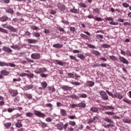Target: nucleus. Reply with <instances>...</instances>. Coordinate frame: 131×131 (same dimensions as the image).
<instances>
[{"label":"nucleus","instance_id":"nucleus-1","mask_svg":"<svg viewBox=\"0 0 131 131\" xmlns=\"http://www.w3.org/2000/svg\"><path fill=\"white\" fill-rule=\"evenodd\" d=\"M34 115H36V116H37L38 117H41L42 118L47 117L46 114L35 110L33 111V113L28 112L26 114V116H27V117H29L30 118L33 117Z\"/></svg>","mask_w":131,"mask_h":131},{"label":"nucleus","instance_id":"nucleus-2","mask_svg":"<svg viewBox=\"0 0 131 131\" xmlns=\"http://www.w3.org/2000/svg\"><path fill=\"white\" fill-rule=\"evenodd\" d=\"M103 120H104V121L108 122V123H110L107 125H104V127H105V128H109V127H110L111 126H113V124H111L114 123L113 121H112L111 119H109L108 117L103 118Z\"/></svg>","mask_w":131,"mask_h":131},{"label":"nucleus","instance_id":"nucleus-3","mask_svg":"<svg viewBox=\"0 0 131 131\" xmlns=\"http://www.w3.org/2000/svg\"><path fill=\"white\" fill-rule=\"evenodd\" d=\"M99 94L100 96H101V99H102L104 101H107V100H109L108 95H107V93L105 91L103 90L99 91Z\"/></svg>","mask_w":131,"mask_h":131},{"label":"nucleus","instance_id":"nucleus-4","mask_svg":"<svg viewBox=\"0 0 131 131\" xmlns=\"http://www.w3.org/2000/svg\"><path fill=\"white\" fill-rule=\"evenodd\" d=\"M48 70L46 68H37L36 70L34 71L35 73L37 74H41L42 73H45V72H47Z\"/></svg>","mask_w":131,"mask_h":131},{"label":"nucleus","instance_id":"nucleus-5","mask_svg":"<svg viewBox=\"0 0 131 131\" xmlns=\"http://www.w3.org/2000/svg\"><path fill=\"white\" fill-rule=\"evenodd\" d=\"M40 57V54L37 53H33L31 55V58L34 60H39Z\"/></svg>","mask_w":131,"mask_h":131},{"label":"nucleus","instance_id":"nucleus-6","mask_svg":"<svg viewBox=\"0 0 131 131\" xmlns=\"http://www.w3.org/2000/svg\"><path fill=\"white\" fill-rule=\"evenodd\" d=\"M64 131H73L74 129L71 126H69V123H66L64 125Z\"/></svg>","mask_w":131,"mask_h":131},{"label":"nucleus","instance_id":"nucleus-7","mask_svg":"<svg viewBox=\"0 0 131 131\" xmlns=\"http://www.w3.org/2000/svg\"><path fill=\"white\" fill-rule=\"evenodd\" d=\"M9 72L5 70H3L0 72V79H2L4 78V75L5 76H7V75H9Z\"/></svg>","mask_w":131,"mask_h":131},{"label":"nucleus","instance_id":"nucleus-8","mask_svg":"<svg viewBox=\"0 0 131 131\" xmlns=\"http://www.w3.org/2000/svg\"><path fill=\"white\" fill-rule=\"evenodd\" d=\"M57 7L58 10H59V11H60V12L65 11L66 9V6L65 5H64V4H62L61 3H58L57 5Z\"/></svg>","mask_w":131,"mask_h":131},{"label":"nucleus","instance_id":"nucleus-9","mask_svg":"<svg viewBox=\"0 0 131 131\" xmlns=\"http://www.w3.org/2000/svg\"><path fill=\"white\" fill-rule=\"evenodd\" d=\"M8 93H9V94H11V96H12L13 97H16V96L18 95V91L14 90L13 89H9L8 90Z\"/></svg>","mask_w":131,"mask_h":131},{"label":"nucleus","instance_id":"nucleus-10","mask_svg":"<svg viewBox=\"0 0 131 131\" xmlns=\"http://www.w3.org/2000/svg\"><path fill=\"white\" fill-rule=\"evenodd\" d=\"M119 60L120 61H121L122 63H123V64H128V61L125 58H124L123 56H119Z\"/></svg>","mask_w":131,"mask_h":131},{"label":"nucleus","instance_id":"nucleus-11","mask_svg":"<svg viewBox=\"0 0 131 131\" xmlns=\"http://www.w3.org/2000/svg\"><path fill=\"white\" fill-rule=\"evenodd\" d=\"M2 50L4 52H6L7 53H12V52H13V50H12V49H11L10 48L6 46H4L2 48Z\"/></svg>","mask_w":131,"mask_h":131},{"label":"nucleus","instance_id":"nucleus-12","mask_svg":"<svg viewBox=\"0 0 131 131\" xmlns=\"http://www.w3.org/2000/svg\"><path fill=\"white\" fill-rule=\"evenodd\" d=\"M21 121H22V120H17V122L15 123L16 127L20 128V127H22V126H23V124H22Z\"/></svg>","mask_w":131,"mask_h":131},{"label":"nucleus","instance_id":"nucleus-13","mask_svg":"<svg viewBox=\"0 0 131 131\" xmlns=\"http://www.w3.org/2000/svg\"><path fill=\"white\" fill-rule=\"evenodd\" d=\"M24 96L26 100H32V94L28 93H24Z\"/></svg>","mask_w":131,"mask_h":131},{"label":"nucleus","instance_id":"nucleus-14","mask_svg":"<svg viewBox=\"0 0 131 131\" xmlns=\"http://www.w3.org/2000/svg\"><path fill=\"white\" fill-rule=\"evenodd\" d=\"M121 54L123 56H126V55H128V56H129L130 57H131V53L129 50H127V52L126 53L125 51H124L123 50H121Z\"/></svg>","mask_w":131,"mask_h":131},{"label":"nucleus","instance_id":"nucleus-15","mask_svg":"<svg viewBox=\"0 0 131 131\" xmlns=\"http://www.w3.org/2000/svg\"><path fill=\"white\" fill-rule=\"evenodd\" d=\"M63 44H60L59 43H55L53 45V47L55 49H62L63 48Z\"/></svg>","mask_w":131,"mask_h":131},{"label":"nucleus","instance_id":"nucleus-16","mask_svg":"<svg viewBox=\"0 0 131 131\" xmlns=\"http://www.w3.org/2000/svg\"><path fill=\"white\" fill-rule=\"evenodd\" d=\"M114 96L115 97V98H117V99H120V100H121V99L123 98V96H122V95H121V94L118 92H116L114 94Z\"/></svg>","mask_w":131,"mask_h":131},{"label":"nucleus","instance_id":"nucleus-17","mask_svg":"<svg viewBox=\"0 0 131 131\" xmlns=\"http://www.w3.org/2000/svg\"><path fill=\"white\" fill-rule=\"evenodd\" d=\"M60 115L61 116H63L64 117H66V116H67V112L66 110L64 109H61L60 110Z\"/></svg>","mask_w":131,"mask_h":131},{"label":"nucleus","instance_id":"nucleus-18","mask_svg":"<svg viewBox=\"0 0 131 131\" xmlns=\"http://www.w3.org/2000/svg\"><path fill=\"white\" fill-rule=\"evenodd\" d=\"M8 20H9V17L7 16H4L0 17V21H1V22H6L8 21Z\"/></svg>","mask_w":131,"mask_h":131},{"label":"nucleus","instance_id":"nucleus-19","mask_svg":"<svg viewBox=\"0 0 131 131\" xmlns=\"http://www.w3.org/2000/svg\"><path fill=\"white\" fill-rule=\"evenodd\" d=\"M47 89L50 94H51V93H54V92H55V91H56V89H55L54 86H48L47 88Z\"/></svg>","mask_w":131,"mask_h":131},{"label":"nucleus","instance_id":"nucleus-20","mask_svg":"<svg viewBox=\"0 0 131 131\" xmlns=\"http://www.w3.org/2000/svg\"><path fill=\"white\" fill-rule=\"evenodd\" d=\"M27 41H28V43H34V44H35L38 41H37V40L34 39H27Z\"/></svg>","mask_w":131,"mask_h":131},{"label":"nucleus","instance_id":"nucleus-21","mask_svg":"<svg viewBox=\"0 0 131 131\" xmlns=\"http://www.w3.org/2000/svg\"><path fill=\"white\" fill-rule=\"evenodd\" d=\"M61 89L63 90V91H70L71 90V87L68 86V85H63Z\"/></svg>","mask_w":131,"mask_h":131},{"label":"nucleus","instance_id":"nucleus-22","mask_svg":"<svg viewBox=\"0 0 131 131\" xmlns=\"http://www.w3.org/2000/svg\"><path fill=\"white\" fill-rule=\"evenodd\" d=\"M57 128L58 129H59V130H62V129L64 128V124L63 123H59L57 125Z\"/></svg>","mask_w":131,"mask_h":131},{"label":"nucleus","instance_id":"nucleus-23","mask_svg":"<svg viewBox=\"0 0 131 131\" xmlns=\"http://www.w3.org/2000/svg\"><path fill=\"white\" fill-rule=\"evenodd\" d=\"M40 84L41 86V88L42 89H43V90H45V89H46L48 86V83H47L46 81H43L42 82H41Z\"/></svg>","mask_w":131,"mask_h":131},{"label":"nucleus","instance_id":"nucleus-24","mask_svg":"<svg viewBox=\"0 0 131 131\" xmlns=\"http://www.w3.org/2000/svg\"><path fill=\"white\" fill-rule=\"evenodd\" d=\"M38 124L40 125L42 128H46V127H48V124H47V123L43 122H41L40 123H38Z\"/></svg>","mask_w":131,"mask_h":131},{"label":"nucleus","instance_id":"nucleus-25","mask_svg":"<svg viewBox=\"0 0 131 131\" xmlns=\"http://www.w3.org/2000/svg\"><path fill=\"white\" fill-rule=\"evenodd\" d=\"M8 29L9 30H10V31H12V32H16V31H17V30L15 28H14V27L11 25H9Z\"/></svg>","mask_w":131,"mask_h":131},{"label":"nucleus","instance_id":"nucleus-26","mask_svg":"<svg viewBox=\"0 0 131 131\" xmlns=\"http://www.w3.org/2000/svg\"><path fill=\"white\" fill-rule=\"evenodd\" d=\"M4 125L5 128H10L11 126H12V123L11 122H6L4 124Z\"/></svg>","mask_w":131,"mask_h":131},{"label":"nucleus","instance_id":"nucleus-27","mask_svg":"<svg viewBox=\"0 0 131 131\" xmlns=\"http://www.w3.org/2000/svg\"><path fill=\"white\" fill-rule=\"evenodd\" d=\"M70 12H71V13H74L75 14H78V13L79 12V10L75 8H72L70 9Z\"/></svg>","mask_w":131,"mask_h":131},{"label":"nucleus","instance_id":"nucleus-28","mask_svg":"<svg viewBox=\"0 0 131 131\" xmlns=\"http://www.w3.org/2000/svg\"><path fill=\"white\" fill-rule=\"evenodd\" d=\"M77 107H79V108H85V103L83 102H80L77 104Z\"/></svg>","mask_w":131,"mask_h":131},{"label":"nucleus","instance_id":"nucleus-29","mask_svg":"<svg viewBox=\"0 0 131 131\" xmlns=\"http://www.w3.org/2000/svg\"><path fill=\"white\" fill-rule=\"evenodd\" d=\"M92 53L95 55V56H100L101 55V53L97 50H92Z\"/></svg>","mask_w":131,"mask_h":131},{"label":"nucleus","instance_id":"nucleus-30","mask_svg":"<svg viewBox=\"0 0 131 131\" xmlns=\"http://www.w3.org/2000/svg\"><path fill=\"white\" fill-rule=\"evenodd\" d=\"M6 11L7 13H9V14H11L12 15L14 14V10L12 8H7L6 10Z\"/></svg>","mask_w":131,"mask_h":131},{"label":"nucleus","instance_id":"nucleus-31","mask_svg":"<svg viewBox=\"0 0 131 131\" xmlns=\"http://www.w3.org/2000/svg\"><path fill=\"white\" fill-rule=\"evenodd\" d=\"M77 57L78 58H79V59H80L81 60H84V59H85V56H84V55H83V54H77Z\"/></svg>","mask_w":131,"mask_h":131},{"label":"nucleus","instance_id":"nucleus-32","mask_svg":"<svg viewBox=\"0 0 131 131\" xmlns=\"http://www.w3.org/2000/svg\"><path fill=\"white\" fill-rule=\"evenodd\" d=\"M90 111L95 113H98V112H99V110H98V108L95 107H91L90 108Z\"/></svg>","mask_w":131,"mask_h":131},{"label":"nucleus","instance_id":"nucleus-33","mask_svg":"<svg viewBox=\"0 0 131 131\" xmlns=\"http://www.w3.org/2000/svg\"><path fill=\"white\" fill-rule=\"evenodd\" d=\"M54 63L55 64H57V65H60V66H63V65H64L61 60H55Z\"/></svg>","mask_w":131,"mask_h":131},{"label":"nucleus","instance_id":"nucleus-34","mask_svg":"<svg viewBox=\"0 0 131 131\" xmlns=\"http://www.w3.org/2000/svg\"><path fill=\"white\" fill-rule=\"evenodd\" d=\"M36 92L37 94L39 95H41L42 93V88L41 87H39L37 90H36Z\"/></svg>","mask_w":131,"mask_h":131},{"label":"nucleus","instance_id":"nucleus-35","mask_svg":"<svg viewBox=\"0 0 131 131\" xmlns=\"http://www.w3.org/2000/svg\"><path fill=\"white\" fill-rule=\"evenodd\" d=\"M69 97L71 98V99H75V100H78L79 99V97L75 94L70 95Z\"/></svg>","mask_w":131,"mask_h":131},{"label":"nucleus","instance_id":"nucleus-36","mask_svg":"<svg viewBox=\"0 0 131 131\" xmlns=\"http://www.w3.org/2000/svg\"><path fill=\"white\" fill-rule=\"evenodd\" d=\"M80 36L81 37H82L83 39H90V37L84 34H81Z\"/></svg>","mask_w":131,"mask_h":131},{"label":"nucleus","instance_id":"nucleus-37","mask_svg":"<svg viewBox=\"0 0 131 131\" xmlns=\"http://www.w3.org/2000/svg\"><path fill=\"white\" fill-rule=\"evenodd\" d=\"M87 85H89V86H93L95 85V82L92 81H87Z\"/></svg>","mask_w":131,"mask_h":131},{"label":"nucleus","instance_id":"nucleus-38","mask_svg":"<svg viewBox=\"0 0 131 131\" xmlns=\"http://www.w3.org/2000/svg\"><path fill=\"white\" fill-rule=\"evenodd\" d=\"M0 31L1 32H3V33H6V34H8L9 33V32L7 30H6L5 29H4L3 28L0 27Z\"/></svg>","mask_w":131,"mask_h":131},{"label":"nucleus","instance_id":"nucleus-39","mask_svg":"<svg viewBox=\"0 0 131 131\" xmlns=\"http://www.w3.org/2000/svg\"><path fill=\"white\" fill-rule=\"evenodd\" d=\"M101 47L103 49H108V48H110V45L108 44H102L101 45Z\"/></svg>","mask_w":131,"mask_h":131},{"label":"nucleus","instance_id":"nucleus-40","mask_svg":"<svg viewBox=\"0 0 131 131\" xmlns=\"http://www.w3.org/2000/svg\"><path fill=\"white\" fill-rule=\"evenodd\" d=\"M104 109H105V110H114L115 108L111 106H106L104 107Z\"/></svg>","mask_w":131,"mask_h":131},{"label":"nucleus","instance_id":"nucleus-41","mask_svg":"<svg viewBox=\"0 0 131 131\" xmlns=\"http://www.w3.org/2000/svg\"><path fill=\"white\" fill-rule=\"evenodd\" d=\"M110 59L111 60H112V61H116V60H117V57H116L114 55L110 56Z\"/></svg>","mask_w":131,"mask_h":131},{"label":"nucleus","instance_id":"nucleus-42","mask_svg":"<svg viewBox=\"0 0 131 131\" xmlns=\"http://www.w3.org/2000/svg\"><path fill=\"white\" fill-rule=\"evenodd\" d=\"M40 76H41V77H42L43 78H47V77L49 76V74H45V73H42L40 74Z\"/></svg>","mask_w":131,"mask_h":131},{"label":"nucleus","instance_id":"nucleus-43","mask_svg":"<svg viewBox=\"0 0 131 131\" xmlns=\"http://www.w3.org/2000/svg\"><path fill=\"white\" fill-rule=\"evenodd\" d=\"M79 98H88V95H86V94L83 93V94H79Z\"/></svg>","mask_w":131,"mask_h":131},{"label":"nucleus","instance_id":"nucleus-44","mask_svg":"<svg viewBox=\"0 0 131 131\" xmlns=\"http://www.w3.org/2000/svg\"><path fill=\"white\" fill-rule=\"evenodd\" d=\"M87 46L90 49H96V46L92 44L87 43Z\"/></svg>","mask_w":131,"mask_h":131},{"label":"nucleus","instance_id":"nucleus-45","mask_svg":"<svg viewBox=\"0 0 131 131\" xmlns=\"http://www.w3.org/2000/svg\"><path fill=\"white\" fill-rule=\"evenodd\" d=\"M17 75H18V76H21V77H24V76H27V73H23L21 74L17 73Z\"/></svg>","mask_w":131,"mask_h":131},{"label":"nucleus","instance_id":"nucleus-46","mask_svg":"<svg viewBox=\"0 0 131 131\" xmlns=\"http://www.w3.org/2000/svg\"><path fill=\"white\" fill-rule=\"evenodd\" d=\"M105 114H107V115L112 116V115H114L115 113H114V112H105Z\"/></svg>","mask_w":131,"mask_h":131},{"label":"nucleus","instance_id":"nucleus-47","mask_svg":"<svg viewBox=\"0 0 131 131\" xmlns=\"http://www.w3.org/2000/svg\"><path fill=\"white\" fill-rule=\"evenodd\" d=\"M78 5L81 8H86V5H85V4H84L83 3H80L78 4Z\"/></svg>","mask_w":131,"mask_h":131},{"label":"nucleus","instance_id":"nucleus-48","mask_svg":"<svg viewBox=\"0 0 131 131\" xmlns=\"http://www.w3.org/2000/svg\"><path fill=\"white\" fill-rule=\"evenodd\" d=\"M6 66H10V67H15L16 65L14 63H12L11 62L7 63Z\"/></svg>","mask_w":131,"mask_h":131},{"label":"nucleus","instance_id":"nucleus-49","mask_svg":"<svg viewBox=\"0 0 131 131\" xmlns=\"http://www.w3.org/2000/svg\"><path fill=\"white\" fill-rule=\"evenodd\" d=\"M68 76L70 78H74V74L71 73H68Z\"/></svg>","mask_w":131,"mask_h":131},{"label":"nucleus","instance_id":"nucleus-50","mask_svg":"<svg viewBox=\"0 0 131 131\" xmlns=\"http://www.w3.org/2000/svg\"><path fill=\"white\" fill-rule=\"evenodd\" d=\"M27 76L29 78H33V77H34V74H27Z\"/></svg>","mask_w":131,"mask_h":131},{"label":"nucleus","instance_id":"nucleus-51","mask_svg":"<svg viewBox=\"0 0 131 131\" xmlns=\"http://www.w3.org/2000/svg\"><path fill=\"white\" fill-rule=\"evenodd\" d=\"M69 124L72 126H74L75 125H76V123L73 121H70Z\"/></svg>","mask_w":131,"mask_h":131},{"label":"nucleus","instance_id":"nucleus-52","mask_svg":"<svg viewBox=\"0 0 131 131\" xmlns=\"http://www.w3.org/2000/svg\"><path fill=\"white\" fill-rule=\"evenodd\" d=\"M123 122L125 123H130V120L126 118L123 120Z\"/></svg>","mask_w":131,"mask_h":131},{"label":"nucleus","instance_id":"nucleus-53","mask_svg":"<svg viewBox=\"0 0 131 131\" xmlns=\"http://www.w3.org/2000/svg\"><path fill=\"white\" fill-rule=\"evenodd\" d=\"M71 83L72 84H73V85H80V83L78 82L72 81V82H71Z\"/></svg>","mask_w":131,"mask_h":131},{"label":"nucleus","instance_id":"nucleus-54","mask_svg":"<svg viewBox=\"0 0 131 131\" xmlns=\"http://www.w3.org/2000/svg\"><path fill=\"white\" fill-rule=\"evenodd\" d=\"M122 6L124 8H129V5L126 3H123Z\"/></svg>","mask_w":131,"mask_h":131},{"label":"nucleus","instance_id":"nucleus-55","mask_svg":"<svg viewBox=\"0 0 131 131\" xmlns=\"http://www.w3.org/2000/svg\"><path fill=\"white\" fill-rule=\"evenodd\" d=\"M94 20H96V21H97L98 22H100V21H103V19H102L101 18L98 17H94Z\"/></svg>","mask_w":131,"mask_h":131},{"label":"nucleus","instance_id":"nucleus-56","mask_svg":"<svg viewBox=\"0 0 131 131\" xmlns=\"http://www.w3.org/2000/svg\"><path fill=\"white\" fill-rule=\"evenodd\" d=\"M0 66H1V67L7 66V63L6 62L0 61Z\"/></svg>","mask_w":131,"mask_h":131},{"label":"nucleus","instance_id":"nucleus-57","mask_svg":"<svg viewBox=\"0 0 131 131\" xmlns=\"http://www.w3.org/2000/svg\"><path fill=\"white\" fill-rule=\"evenodd\" d=\"M106 92L108 94V95L111 96V97H112V98H114V95H113V93L109 92V91H108V90H106Z\"/></svg>","mask_w":131,"mask_h":131},{"label":"nucleus","instance_id":"nucleus-58","mask_svg":"<svg viewBox=\"0 0 131 131\" xmlns=\"http://www.w3.org/2000/svg\"><path fill=\"white\" fill-rule=\"evenodd\" d=\"M23 116V114H22L17 113L14 115V117L15 118H18V117H21V116Z\"/></svg>","mask_w":131,"mask_h":131},{"label":"nucleus","instance_id":"nucleus-59","mask_svg":"<svg viewBox=\"0 0 131 131\" xmlns=\"http://www.w3.org/2000/svg\"><path fill=\"white\" fill-rule=\"evenodd\" d=\"M15 108H8L7 109V111L8 112H9V113H11V112H13V111H15Z\"/></svg>","mask_w":131,"mask_h":131},{"label":"nucleus","instance_id":"nucleus-60","mask_svg":"<svg viewBox=\"0 0 131 131\" xmlns=\"http://www.w3.org/2000/svg\"><path fill=\"white\" fill-rule=\"evenodd\" d=\"M110 24L111 25H118V24H119L118 23H115L114 21L112 20V21L110 23Z\"/></svg>","mask_w":131,"mask_h":131},{"label":"nucleus","instance_id":"nucleus-61","mask_svg":"<svg viewBox=\"0 0 131 131\" xmlns=\"http://www.w3.org/2000/svg\"><path fill=\"white\" fill-rule=\"evenodd\" d=\"M31 29H32V30H37V29H38V27L35 26H32L31 27Z\"/></svg>","mask_w":131,"mask_h":131},{"label":"nucleus","instance_id":"nucleus-62","mask_svg":"<svg viewBox=\"0 0 131 131\" xmlns=\"http://www.w3.org/2000/svg\"><path fill=\"white\" fill-rule=\"evenodd\" d=\"M104 20H106L107 21H113V18H112V17H106L104 18Z\"/></svg>","mask_w":131,"mask_h":131},{"label":"nucleus","instance_id":"nucleus-63","mask_svg":"<svg viewBox=\"0 0 131 131\" xmlns=\"http://www.w3.org/2000/svg\"><path fill=\"white\" fill-rule=\"evenodd\" d=\"M77 106V104L73 103V104L70 105V108H76Z\"/></svg>","mask_w":131,"mask_h":131},{"label":"nucleus","instance_id":"nucleus-64","mask_svg":"<svg viewBox=\"0 0 131 131\" xmlns=\"http://www.w3.org/2000/svg\"><path fill=\"white\" fill-rule=\"evenodd\" d=\"M46 121H47V122H51L52 121V119L50 117H48L46 119Z\"/></svg>","mask_w":131,"mask_h":131}]
</instances>
